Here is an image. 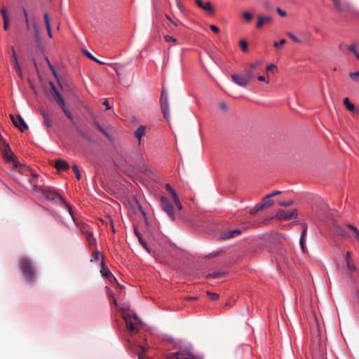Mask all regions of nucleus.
<instances>
[{
  "instance_id": "37998d69",
  "label": "nucleus",
  "mask_w": 359,
  "mask_h": 359,
  "mask_svg": "<svg viewBox=\"0 0 359 359\" xmlns=\"http://www.w3.org/2000/svg\"><path fill=\"white\" fill-rule=\"evenodd\" d=\"M184 359H201L199 357L196 356L191 353H184Z\"/></svg>"
},
{
  "instance_id": "cd10ccee",
  "label": "nucleus",
  "mask_w": 359,
  "mask_h": 359,
  "mask_svg": "<svg viewBox=\"0 0 359 359\" xmlns=\"http://www.w3.org/2000/svg\"><path fill=\"white\" fill-rule=\"evenodd\" d=\"M243 17L245 19V20L248 22H250L252 19V15L248 11H244L243 13Z\"/></svg>"
},
{
  "instance_id": "4be33fe9",
  "label": "nucleus",
  "mask_w": 359,
  "mask_h": 359,
  "mask_svg": "<svg viewBox=\"0 0 359 359\" xmlns=\"http://www.w3.org/2000/svg\"><path fill=\"white\" fill-rule=\"evenodd\" d=\"M144 132L145 127L143 126H140L135 132V136L139 140V142H140L141 138L142 135L144 134Z\"/></svg>"
},
{
  "instance_id": "ea45409f",
  "label": "nucleus",
  "mask_w": 359,
  "mask_h": 359,
  "mask_svg": "<svg viewBox=\"0 0 359 359\" xmlns=\"http://www.w3.org/2000/svg\"><path fill=\"white\" fill-rule=\"evenodd\" d=\"M95 125L96 126V127L98 128V130L102 133L104 135V136H106L107 138H109V136L108 135V133L106 132V130L104 129H103L97 123H95Z\"/></svg>"
},
{
  "instance_id": "473e14b6",
  "label": "nucleus",
  "mask_w": 359,
  "mask_h": 359,
  "mask_svg": "<svg viewBox=\"0 0 359 359\" xmlns=\"http://www.w3.org/2000/svg\"><path fill=\"white\" fill-rule=\"evenodd\" d=\"M240 44V46H241V50L243 51V52H246L248 50V43L245 40H241L239 43Z\"/></svg>"
},
{
  "instance_id": "774afa93",
  "label": "nucleus",
  "mask_w": 359,
  "mask_h": 359,
  "mask_svg": "<svg viewBox=\"0 0 359 359\" xmlns=\"http://www.w3.org/2000/svg\"><path fill=\"white\" fill-rule=\"evenodd\" d=\"M103 104L106 107L107 109H109L111 108L108 101L107 100L103 102Z\"/></svg>"
},
{
  "instance_id": "9d476101",
  "label": "nucleus",
  "mask_w": 359,
  "mask_h": 359,
  "mask_svg": "<svg viewBox=\"0 0 359 359\" xmlns=\"http://www.w3.org/2000/svg\"><path fill=\"white\" fill-rule=\"evenodd\" d=\"M271 20V17L269 15H257V22L256 25V27L257 29H261L264 25L270 24Z\"/></svg>"
},
{
  "instance_id": "052dcab7",
  "label": "nucleus",
  "mask_w": 359,
  "mask_h": 359,
  "mask_svg": "<svg viewBox=\"0 0 359 359\" xmlns=\"http://www.w3.org/2000/svg\"><path fill=\"white\" fill-rule=\"evenodd\" d=\"M347 48L350 51L353 52V53L357 50L355 49V46L354 44H351L348 46Z\"/></svg>"
},
{
  "instance_id": "69168bd1",
  "label": "nucleus",
  "mask_w": 359,
  "mask_h": 359,
  "mask_svg": "<svg viewBox=\"0 0 359 359\" xmlns=\"http://www.w3.org/2000/svg\"><path fill=\"white\" fill-rule=\"evenodd\" d=\"M10 118L11 119L13 123L14 126H17V121L16 118H15L13 114H10Z\"/></svg>"
},
{
  "instance_id": "3c124183",
  "label": "nucleus",
  "mask_w": 359,
  "mask_h": 359,
  "mask_svg": "<svg viewBox=\"0 0 359 359\" xmlns=\"http://www.w3.org/2000/svg\"><path fill=\"white\" fill-rule=\"evenodd\" d=\"M83 53L85 54V55H86L89 59L92 60H96V57H95L90 53H89L88 50H83Z\"/></svg>"
},
{
  "instance_id": "412c9836",
  "label": "nucleus",
  "mask_w": 359,
  "mask_h": 359,
  "mask_svg": "<svg viewBox=\"0 0 359 359\" xmlns=\"http://www.w3.org/2000/svg\"><path fill=\"white\" fill-rule=\"evenodd\" d=\"M302 226L303 228V231H302V236H301V238H300L299 243H300V245H301L302 250L304 252H305L304 241V236H305V235L306 233V231H307V225L306 224H302Z\"/></svg>"
},
{
  "instance_id": "aec40b11",
  "label": "nucleus",
  "mask_w": 359,
  "mask_h": 359,
  "mask_svg": "<svg viewBox=\"0 0 359 359\" xmlns=\"http://www.w3.org/2000/svg\"><path fill=\"white\" fill-rule=\"evenodd\" d=\"M184 352L169 353L165 355L167 359H184Z\"/></svg>"
},
{
  "instance_id": "864d4df0",
  "label": "nucleus",
  "mask_w": 359,
  "mask_h": 359,
  "mask_svg": "<svg viewBox=\"0 0 359 359\" xmlns=\"http://www.w3.org/2000/svg\"><path fill=\"white\" fill-rule=\"evenodd\" d=\"M276 69V66L275 65H270L266 67V71L268 72H273Z\"/></svg>"
},
{
  "instance_id": "9b49d317",
  "label": "nucleus",
  "mask_w": 359,
  "mask_h": 359,
  "mask_svg": "<svg viewBox=\"0 0 359 359\" xmlns=\"http://www.w3.org/2000/svg\"><path fill=\"white\" fill-rule=\"evenodd\" d=\"M55 167L58 170H65L69 168V164L64 160L56 159L55 161Z\"/></svg>"
},
{
  "instance_id": "13d9d810",
  "label": "nucleus",
  "mask_w": 359,
  "mask_h": 359,
  "mask_svg": "<svg viewBox=\"0 0 359 359\" xmlns=\"http://www.w3.org/2000/svg\"><path fill=\"white\" fill-rule=\"evenodd\" d=\"M345 259H346V262L348 263V262H351V254L350 252H347L346 255V257H345Z\"/></svg>"
},
{
  "instance_id": "09e8293b",
  "label": "nucleus",
  "mask_w": 359,
  "mask_h": 359,
  "mask_svg": "<svg viewBox=\"0 0 359 359\" xmlns=\"http://www.w3.org/2000/svg\"><path fill=\"white\" fill-rule=\"evenodd\" d=\"M259 64H260V62L257 60V61H255L254 62L250 63L248 65V66H249L250 69H255L257 66H259Z\"/></svg>"
},
{
  "instance_id": "c03bdc74",
  "label": "nucleus",
  "mask_w": 359,
  "mask_h": 359,
  "mask_svg": "<svg viewBox=\"0 0 359 359\" xmlns=\"http://www.w3.org/2000/svg\"><path fill=\"white\" fill-rule=\"evenodd\" d=\"M43 18H44L46 27L50 26V18H49L48 14L47 13H44Z\"/></svg>"
},
{
  "instance_id": "b1692460",
  "label": "nucleus",
  "mask_w": 359,
  "mask_h": 359,
  "mask_svg": "<svg viewBox=\"0 0 359 359\" xmlns=\"http://www.w3.org/2000/svg\"><path fill=\"white\" fill-rule=\"evenodd\" d=\"M135 233L136 236L138 237L139 241L142 244V245L147 250V252H150V249L149 248L147 243L142 238L140 233L137 232L136 229L135 230Z\"/></svg>"
},
{
  "instance_id": "ddd939ff",
  "label": "nucleus",
  "mask_w": 359,
  "mask_h": 359,
  "mask_svg": "<svg viewBox=\"0 0 359 359\" xmlns=\"http://www.w3.org/2000/svg\"><path fill=\"white\" fill-rule=\"evenodd\" d=\"M16 121L17 126H15L17 127L21 132H23L27 129V125L20 115H17Z\"/></svg>"
},
{
  "instance_id": "423d86ee",
  "label": "nucleus",
  "mask_w": 359,
  "mask_h": 359,
  "mask_svg": "<svg viewBox=\"0 0 359 359\" xmlns=\"http://www.w3.org/2000/svg\"><path fill=\"white\" fill-rule=\"evenodd\" d=\"M123 318L126 322L127 329L129 331L133 332H137L138 331L137 325L132 320V318H133L132 316H130L129 313H125L123 315Z\"/></svg>"
},
{
  "instance_id": "6e6552de",
  "label": "nucleus",
  "mask_w": 359,
  "mask_h": 359,
  "mask_svg": "<svg viewBox=\"0 0 359 359\" xmlns=\"http://www.w3.org/2000/svg\"><path fill=\"white\" fill-rule=\"evenodd\" d=\"M42 191L45 194V197L48 201H53L56 198H59L61 201L64 202L63 198L60 196L57 193L51 191L50 188H44L42 189Z\"/></svg>"
},
{
  "instance_id": "5701e85b",
  "label": "nucleus",
  "mask_w": 359,
  "mask_h": 359,
  "mask_svg": "<svg viewBox=\"0 0 359 359\" xmlns=\"http://www.w3.org/2000/svg\"><path fill=\"white\" fill-rule=\"evenodd\" d=\"M40 112L43 118L44 124L48 128L51 127V121L48 116V114L43 109H41Z\"/></svg>"
},
{
  "instance_id": "de8ad7c7",
  "label": "nucleus",
  "mask_w": 359,
  "mask_h": 359,
  "mask_svg": "<svg viewBox=\"0 0 359 359\" xmlns=\"http://www.w3.org/2000/svg\"><path fill=\"white\" fill-rule=\"evenodd\" d=\"M1 12L3 17V20H5V18L6 19H9L7 10L6 8H2Z\"/></svg>"
},
{
  "instance_id": "f257e3e1",
  "label": "nucleus",
  "mask_w": 359,
  "mask_h": 359,
  "mask_svg": "<svg viewBox=\"0 0 359 359\" xmlns=\"http://www.w3.org/2000/svg\"><path fill=\"white\" fill-rule=\"evenodd\" d=\"M20 271L28 281L35 279L36 270L32 261L27 257H21L19 260Z\"/></svg>"
},
{
  "instance_id": "20e7f679",
  "label": "nucleus",
  "mask_w": 359,
  "mask_h": 359,
  "mask_svg": "<svg viewBox=\"0 0 359 359\" xmlns=\"http://www.w3.org/2000/svg\"><path fill=\"white\" fill-rule=\"evenodd\" d=\"M334 8L339 12H348L351 9L348 0H332Z\"/></svg>"
},
{
  "instance_id": "39448f33",
  "label": "nucleus",
  "mask_w": 359,
  "mask_h": 359,
  "mask_svg": "<svg viewBox=\"0 0 359 359\" xmlns=\"http://www.w3.org/2000/svg\"><path fill=\"white\" fill-rule=\"evenodd\" d=\"M297 210L294 209L291 212H286L283 210H279L276 214V218L280 220H287L297 217Z\"/></svg>"
},
{
  "instance_id": "603ef678",
  "label": "nucleus",
  "mask_w": 359,
  "mask_h": 359,
  "mask_svg": "<svg viewBox=\"0 0 359 359\" xmlns=\"http://www.w3.org/2000/svg\"><path fill=\"white\" fill-rule=\"evenodd\" d=\"M177 6L182 12H184V8L180 0H177Z\"/></svg>"
},
{
  "instance_id": "a18cd8bd",
  "label": "nucleus",
  "mask_w": 359,
  "mask_h": 359,
  "mask_svg": "<svg viewBox=\"0 0 359 359\" xmlns=\"http://www.w3.org/2000/svg\"><path fill=\"white\" fill-rule=\"evenodd\" d=\"M101 272L102 273V276L107 278H109L110 276H111V273L108 269L104 268Z\"/></svg>"
},
{
  "instance_id": "2eb2a0df",
  "label": "nucleus",
  "mask_w": 359,
  "mask_h": 359,
  "mask_svg": "<svg viewBox=\"0 0 359 359\" xmlns=\"http://www.w3.org/2000/svg\"><path fill=\"white\" fill-rule=\"evenodd\" d=\"M147 348L144 346H137L133 351L137 354L138 359H146L144 352Z\"/></svg>"
},
{
  "instance_id": "4d7b16f0",
  "label": "nucleus",
  "mask_w": 359,
  "mask_h": 359,
  "mask_svg": "<svg viewBox=\"0 0 359 359\" xmlns=\"http://www.w3.org/2000/svg\"><path fill=\"white\" fill-rule=\"evenodd\" d=\"M277 10V12L278 13V14L282 16V17H285L286 15V12L281 10L280 8H276Z\"/></svg>"
},
{
  "instance_id": "6ab92c4d",
  "label": "nucleus",
  "mask_w": 359,
  "mask_h": 359,
  "mask_svg": "<svg viewBox=\"0 0 359 359\" xmlns=\"http://www.w3.org/2000/svg\"><path fill=\"white\" fill-rule=\"evenodd\" d=\"M334 231L337 234H339L341 236H344V237H347V238L350 237V235L348 233L347 231L339 224H334Z\"/></svg>"
},
{
  "instance_id": "f704fd0d",
  "label": "nucleus",
  "mask_w": 359,
  "mask_h": 359,
  "mask_svg": "<svg viewBox=\"0 0 359 359\" xmlns=\"http://www.w3.org/2000/svg\"><path fill=\"white\" fill-rule=\"evenodd\" d=\"M72 170L74 171L77 180H80L81 179V173L79 172L78 166L76 165H72Z\"/></svg>"
},
{
  "instance_id": "f03ea898",
  "label": "nucleus",
  "mask_w": 359,
  "mask_h": 359,
  "mask_svg": "<svg viewBox=\"0 0 359 359\" xmlns=\"http://www.w3.org/2000/svg\"><path fill=\"white\" fill-rule=\"evenodd\" d=\"M254 74L250 69H246L243 74H233L231 79L237 85L241 87L247 86L250 80L254 77Z\"/></svg>"
},
{
  "instance_id": "e2e57ef3",
  "label": "nucleus",
  "mask_w": 359,
  "mask_h": 359,
  "mask_svg": "<svg viewBox=\"0 0 359 359\" xmlns=\"http://www.w3.org/2000/svg\"><path fill=\"white\" fill-rule=\"evenodd\" d=\"M196 5L201 8L203 6V2L201 0H196Z\"/></svg>"
},
{
  "instance_id": "a878e982",
  "label": "nucleus",
  "mask_w": 359,
  "mask_h": 359,
  "mask_svg": "<svg viewBox=\"0 0 359 359\" xmlns=\"http://www.w3.org/2000/svg\"><path fill=\"white\" fill-rule=\"evenodd\" d=\"M344 104L348 110H349V111L354 110L355 106L352 103L350 102L349 99L348 97H346L344 100Z\"/></svg>"
},
{
  "instance_id": "58836bf2",
  "label": "nucleus",
  "mask_w": 359,
  "mask_h": 359,
  "mask_svg": "<svg viewBox=\"0 0 359 359\" xmlns=\"http://www.w3.org/2000/svg\"><path fill=\"white\" fill-rule=\"evenodd\" d=\"M264 203H262V205H264V207L266 206V207H271L273 205L274 203V201L273 200H269V199H266V200H264Z\"/></svg>"
},
{
  "instance_id": "c756f323",
  "label": "nucleus",
  "mask_w": 359,
  "mask_h": 359,
  "mask_svg": "<svg viewBox=\"0 0 359 359\" xmlns=\"http://www.w3.org/2000/svg\"><path fill=\"white\" fill-rule=\"evenodd\" d=\"M224 275V273L222 272H213L212 273H210L206 276V278H217L222 277Z\"/></svg>"
},
{
  "instance_id": "a19ab883",
  "label": "nucleus",
  "mask_w": 359,
  "mask_h": 359,
  "mask_svg": "<svg viewBox=\"0 0 359 359\" xmlns=\"http://www.w3.org/2000/svg\"><path fill=\"white\" fill-rule=\"evenodd\" d=\"M287 35L294 42V43H300V40L296 37L292 33L288 32Z\"/></svg>"
},
{
  "instance_id": "8fccbe9b",
  "label": "nucleus",
  "mask_w": 359,
  "mask_h": 359,
  "mask_svg": "<svg viewBox=\"0 0 359 359\" xmlns=\"http://www.w3.org/2000/svg\"><path fill=\"white\" fill-rule=\"evenodd\" d=\"M164 39L166 42H170V41H172V42H176L177 41V39H175L174 37L171 36H169V35H165L164 36Z\"/></svg>"
},
{
  "instance_id": "f8f14e48",
  "label": "nucleus",
  "mask_w": 359,
  "mask_h": 359,
  "mask_svg": "<svg viewBox=\"0 0 359 359\" xmlns=\"http://www.w3.org/2000/svg\"><path fill=\"white\" fill-rule=\"evenodd\" d=\"M12 51L13 53L11 57V62L13 64V68L16 70L17 72L19 73V74H21L22 72L18 61L17 55L13 48H12Z\"/></svg>"
},
{
  "instance_id": "c9c22d12",
  "label": "nucleus",
  "mask_w": 359,
  "mask_h": 359,
  "mask_svg": "<svg viewBox=\"0 0 359 359\" xmlns=\"http://www.w3.org/2000/svg\"><path fill=\"white\" fill-rule=\"evenodd\" d=\"M281 194V191H273L272 193L266 195L264 198V200H266V199H269L271 197H273V196H276L277 195H279Z\"/></svg>"
},
{
  "instance_id": "bb28decb",
  "label": "nucleus",
  "mask_w": 359,
  "mask_h": 359,
  "mask_svg": "<svg viewBox=\"0 0 359 359\" xmlns=\"http://www.w3.org/2000/svg\"><path fill=\"white\" fill-rule=\"evenodd\" d=\"M201 8L209 12V13H211L214 12V9H213L210 2H209V1L204 3L203 6L201 7Z\"/></svg>"
},
{
  "instance_id": "7ed1b4c3",
  "label": "nucleus",
  "mask_w": 359,
  "mask_h": 359,
  "mask_svg": "<svg viewBox=\"0 0 359 359\" xmlns=\"http://www.w3.org/2000/svg\"><path fill=\"white\" fill-rule=\"evenodd\" d=\"M160 203L161 209L167 213L172 220H175V216L173 210V206L170 201L165 196L160 197Z\"/></svg>"
},
{
  "instance_id": "72a5a7b5",
  "label": "nucleus",
  "mask_w": 359,
  "mask_h": 359,
  "mask_svg": "<svg viewBox=\"0 0 359 359\" xmlns=\"http://www.w3.org/2000/svg\"><path fill=\"white\" fill-rule=\"evenodd\" d=\"M263 6L268 11L273 10V7L269 0H264L263 1Z\"/></svg>"
},
{
  "instance_id": "0eeeda50",
  "label": "nucleus",
  "mask_w": 359,
  "mask_h": 359,
  "mask_svg": "<svg viewBox=\"0 0 359 359\" xmlns=\"http://www.w3.org/2000/svg\"><path fill=\"white\" fill-rule=\"evenodd\" d=\"M242 232V230L240 229H234V230H230V231H225L223 232H221L219 236V239L220 240H226L230 238L235 237L236 236L239 235Z\"/></svg>"
},
{
  "instance_id": "6e6d98bb",
  "label": "nucleus",
  "mask_w": 359,
  "mask_h": 359,
  "mask_svg": "<svg viewBox=\"0 0 359 359\" xmlns=\"http://www.w3.org/2000/svg\"><path fill=\"white\" fill-rule=\"evenodd\" d=\"M8 22H9V19H6L4 20V30H7L8 29Z\"/></svg>"
},
{
  "instance_id": "2f4dec72",
  "label": "nucleus",
  "mask_w": 359,
  "mask_h": 359,
  "mask_svg": "<svg viewBox=\"0 0 359 359\" xmlns=\"http://www.w3.org/2000/svg\"><path fill=\"white\" fill-rule=\"evenodd\" d=\"M349 76L354 81H359V71L349 73Z\"/></svg>"
},
{
  "instance_id": "393cba45",
  "label": "nucleus",
  "mask_w": 359,
  "mask_h": 359,
  "mask_svg": "<svg viewBox=\"0 0 359 359\" xmlns=\"http://www.w3.org/2000/svg\"><path fill=\"white\" fill-rule=\"evenodd\" d=\"M51 86H52L51 87V94H52L53 97L55 100L57 98H60V97L62 95L53 84H51Z\"/></svg>"
},
{
  "instance_id": "7c9ffc66",
  "label": "nucleus",
  "mask_w": 359,
  "mask_h": 359,
  "mask_svg": "<svg viewBox=\"0 0 359 359\" xmlns=\"http://www.w3.org/2000/svg\"><path fill=\"white\" fill-rule=\"evenodd\" d=\"M160 102H168V95L164 89H163L161 91Z\"/></svg>"
},
{
  "instance_id": "680f3d73",
  "label": "nucleus",
  "mask_w": 359,
  "mask_h": 359,
  "mask_svg": "<svg viewBox=\"0 0 359 359\" xmlns=\"http://www.w3.org/2000/svg\"><path fill=\"white\" fill-rule=\"evenodd\" d=\"M46 29L48 32V35L50 38H52V32H51V27L50 26H46Z\"/></svg>"
},
{
  "instance_id": "1a4fd4ad",
  "label": "nucleus",
  "mask_w": 359,
  "mask_h": 359,
  "mask_svg": "<svg viewBox=\"0 0 359 359\" xmlns=\"http://www.w3.org/2000/svg\"><path fill=\"white\" fill-rule=\"evenodd\" d=\"M165 189L167 191L171 193L173 202L175 204L177 209L178 210H181V209L182 208V205L175 190L171 187V186L169 184H165Z\"/></svg>"
},
{
  "instance_id": "e433bc0d",
  "label": "nucleus",
  "mask_w": 359,
  "mask_h": 359,
  "mask_svg": "<svg viewBox=\"0 0 359 359\" xmlns=\"http://www.w3.org/2000/svg\"><path fill=\"white\" fill-rule=\"evenodd\" d=\"M207 294L209 296V297L210 298V299L212 300H217L219 299V294H217V293H212V292H207Z\"/></svg>"
},
{
  "instance_id": "49530a36",
  "label": "nucleus",
  "mask_w": 359,
  "mask_h": 359,
  "mask_svg": "<svg viewBox=\"0 0 359 359\" xmlns=\"http://www.w3.org/2000/svg\"><path fill=\"white\" fill-rule=\"evenodd\" d=\"M55 101L57 102L60 107H64L65 105V100L62 97V96H60V98H57V100H55Z\"/></svg>"
},
{
  "instance_id": "79ce46f5",
  "label": "nucleus",
  "mask_w": 359,
  "mask_h": 359,
  "mask_svg": "<svg viewBox=\"0 0 359 359\" xmlns=\"http://www.w3.org/2000/svg\"><path fill=\"white\" fill-rule=\"evenodd\" d=\"M286 43V41L285 39H282L279 41V42H276L275 41L273 43V46L276 47V48H280L281 46L284 45L285 43Z\"/></svg>"
},
{
  "instance_id": "dca6fc26",
  "label": "nucleus",
  "mask_w": 359,
  "mask_h": 359,
  "mask_svg": "<svg viewBox=\"0 0 359 359\" xmlns=\"http://www.w3.org/2000/svg\"><path fill=\"white\" fill-rule=\"evenodd\" d=\"M83 233L84 234L86 239L90 246L95 245V239L93 238L92 232L88 230H83Z\"/></svg>"
},
{
  "instance_id": "338daca9",
  "label": "nucleus",
  "mask_w": 359,
  "mask_h": 359,
  "mask_svg": "<svg viewBox=\"0 0 359 359\" xmlns=\"http://www.w3.org/2000/svg\"><path fill=\"white\" fill-rule=\"evenodd\" d=\"M61 109H62V111L65 114V115L70 112L69 111V109L67 108L66 105H65L64 107H62Z\"/></svg>"
},
{
  "instance_id": "bf43d9fd",
  "label": "nucleus",
  "mask_w": 359,
  "mask_h": 359,
  "mask_svg": "<svg viewBox=\"0 0 359 359\" xmlns=\"http://www.w3.org/2000/svg\"><path fill=\"white\" fill-rule=\"evenodd\" d=\"M346 264H347V267H348V269L349 270L352 271V270H355V265L351 263V262L346 263Z\"/></svg>"
},
{
  "instance_id": "f3484780",
  "label": "nucleus",
  "mask_w": 359,
  "mask_h": 359,
  "mask_svg": "<svg viewBox=\"0 0 359 359\" xmlns=\"http://www.w3.org/2000/svg\"><path fill=\"white\" fill-rule=\"evenodd\" d=\"M161 109L163 114L164 118L168 119L170 111H169V103L168 102H160Z\"/></svg>"
},
{
  "instance_id": "4468645a",
  "label": "nucleus",
  "mask_w": 359,
  "mask_h": 359,
  "mask_svg": "<svg viewBox=\"0 0 359 359\" xmlns=\"http://www.w3.org/2000/svg\"><path fill=\"white\" fill-rule=\"evenodd\" d=\"M4 150H5V154H4L5 158L6 159L7 161H13V153L12 152L9 144L7 142H4Z\"/></svg>"
},
{
  "instance_id": "0e129e2a",
  "label": "nucleus",
  "mask_w": 359,
  "mask_h": 359,
  "mask_svg": "<svg viewBox=\"0 0 359 359\" xmlns=\"http://www.w3.org/2000/svg\"><path fill=\"white\" fill-rule=\"evenodd\" d=\"M196 5L201 8L203 6V2L201 0H196Z\"/></svg>"
},
{
  "instance_id": "c85d7f7f",
  "label": "nucleus",
  "mask_w": 359,
  "mask_h": 359,
  "mask_svg": "<svg viewBox=\"0 0 359 359\" xmlns=\"http://www.w3.org/2000/svg\"><path fill=\"white\" fill-rule=\"evenodd\" d=\"M264 208V205H262V203H259V204H257V205H255L251 210H250V214L251 215H255L256 214L258 211H259L260 210H262V208Z\"/></svg>"
},
{
  "instance_id": "a211bd4d",
  "label": "nucleus",
  "mask_w": 359,
  "mask_h": 359,
  "mask_svg": "<svg viewBox=\"0 0 359 359\" xmlns=\"http://www.w3.org/2000/svg\"><path fill=\"white\" fill-rule=\"evenodd\" d=\"M348 231L352 234L355 239L359 243V230L352 224H348L346 226Z\"/></svg>"
},
{
  "instance_id": "5fc2aeb1",
  "label": "nucleus",
  "mask_w": 359,
  "mask_h": 359,
  "mask_svg": "<svg viewBox=\"0 0 359 359\" xmlns=\"http://www.w3.org/2000/svg\"><path fill=\"white\" fill-rule=\"evenodd\" d=\"M210 29H211L212 32H215V33H218V32H219V29L217 26H215V25H211L210 26Z\"/></svg>"
},
{
  "instance_id": "4c0bfd02",
  "label": "nucleus",
  "mask_w": 359,
  "mask_h": 359,
  "mask_svg": "<svg viewBox=\"0 0 359 359\" xmlns=\"http://www.w3.org/2000/svg\"><path fill=\"white\" fill-rule=\"evenodd\" d=\"M293 201L292 200H290V201H279L278 202V205H281V206H285V207H287V206H290L293 204Z\"/></svg>"
}]
</instances>
